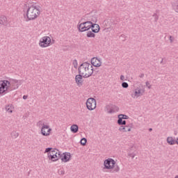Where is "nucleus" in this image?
Segmentation results:
<instances>
[{
    "label": "nucleus",
    "mask_w": 178,
    "mask_h": 178,
    "mask_svg": "<svg viewBox=\"0 0 178 178\" xmlns=\"http://www.w3.org/2000/svg\"><path fill=\"white\" fill-rule=\"evenodd\" d=\"M175 144H177V145H178V138H177V140H175Z\"/></svg>",
    "instance_id": "nucleus-28"
},
{
    "label": "nucleus",
    "mask_w": 178,
    "mask_h": 178,
    "mask_svg": "<svg viewBox=\"0 0 178 178\" xmlns=\"http://www.w3.org/2000/svg\"><path fill=\"white\" fill-rule=\"evenodd\" d=\"M175 178H178V175H176V176L175 177Z\"/></svg>",
    "instance_id": "nucleus-30"
},
{
    "label": "nucleus",
    "mask_w": 178,
    "mask_h": 178,
    "mask_svg": "<svg viewBox=\"0 0 178 178\" xmlns=\"http://www.w3.org/2000/svg\"><path fill=\"white\" fill-rule=\"evenodd\" d=\"M12 86L14 90H17V88H19V81L17 80L13 81Z\"/></svg>",
    "instance_id": "nucleus-21"
},
{
    "label": "nucleus",
    "mask_w": 178,
    "mask_h": 178,
    "mask_svg": "<svg viewBox=\"0 0 178 178\" xmlns=\"http://www.w3.org/2000/svg\"><path fill=\"white\" fill-rule=\"evenodd\" d=\"M60 159H61V162H63V163H67V162L72 161V154H70V152H64L60 154Z\"/></svg>",
    "instance_id": "nucleus-12"
},
{
    "label": "nucleus",
    "mask_w": 178,
    "mask_h": 178,
    "mask_svg": "<svg viewBox=\"0 0 178 178\" xmlns=\"http://www.w3.org/2000/svg\"><path fill=\"white\" fill-rule=\"evenodd\" d=\"M41 15V9L37 6H31L28 8L26 13L24 14L25 22L35 20Z\"/></svg>",
    "instance_id": "nucleus-1"
},
{
    "label": "nucleus",
    "mask_w": 178,
    "mask_h": 178,
    "mask_svg": "<svg viewBox=\"0 0 178 178\" xmlns=\"http://www.w3.org/2000/svg\"><path fill=\"white\" fill-rule=\"evenodd\" d=\"M0 24H3V26L8 24V17L5 15L0 16Z\"/></svg>",
    "instance_id": "nucleus-17"
},
{
    "label": "nucleus",
    "mask_w": 178,
    "mask_h": 178,
    "mask_svg": "<svg viewBox=\"0 0 178 178\" xmlns=\"http://www.w3.org/2000/svg\"><path fill=\"white\" fill-rule=\"evenodd\" d=\"M81 145H83V147L86 145V144H87V139L86 138H83L81 140Z\"/></svg>",
    "instance_id": "nucleus-22"
},
{
    "label": "nucleus",
    "mask_w": 178,
    "mask_h": 178,
    "mask_svg": "<svg viewBox=\"0 0 178 178\" xmlns=\"http://www.w3.org/2000/svg\"><path fill=\"white\" fill-rule=\"evenodd\" d=\"M143 94H144V91H143V89H141L140 88H136L132 91L131 97L134 99H137V98L141 97Z\"/></svg>",
    "instance_id": "nucleus-11"
},
{
    "label": "nucleus",
    "mask_w": 178,
    "mask_h": 178,
    "mask_svg": "<svg viewBox=\"0 0 178 178\" xmlns=\"http://www.w3.org/2000/svg\"><path fill=\"white\" fill-rule=\"evenodd\" d=\"M54 44V40L49 36H42L40 38L38 45L40 48H48Z\"/></svg>",
    "instance_id": "nucleus-6"
},
{
    "label": "nucleus",
    "mask_w": 178,
    "mask_h": 178,
    "mask_svg": "<svg viewBox=\"0 0 178 178\" xmlns=\"http://www.w3.org/2000/svg\"><path fill=\"white\" fill-rule=\"evenodd\" d=\"M12 90V83L8 80L0 81V95H6Z\"/></svg>",
    "instance_id": "nucleus-5"
},
{
    "label": "nucleus",
    "mask_w": 178,
    "mask_h": 178,
    "mask_svg": "<svg viewBox=\"0 0 178 178\" xmlns=\"http://www.w3.org/2000/svg\"><path fill=\"white\" fill-rule=\"evenodd\" d=\"M6 111L8 113H13V111H15V106L12 104L7 105L6 106Z\"/></svg>",
    "instance_id": "nucleus-18"
},
{
    "label": "nucleus",
    "mask_w": 178,
    "mask_h": 178,
    "mask_svg": "<svg viewBox=\"0 0 178 178\" xmlns=\"http://www.w3.org/2000/svg\"><path fill=\"white\" fill-rule=\"evenodd\" d=\"M38 123H41V121H39V122Z\"/></svg>",
    "instance_id": "nucleus-32"
},
{
    "label": "nucleus",
    "mask_w": 178,
    "mask_h": 178,
    "mask_svg": "<svg viewBox=\"0 0 178 178\" xmlns=\"http://www.w3.org/2000/svg\"><path fill=\"white\" fill-rule=\"evenodd\" d=\"M170 40L171 42H173V38H172V36L170 37Z\"/></svg>",
    "instance_id": "nucleus-27"
},
{
    "label": "nucleus",
    "mask_w": 178,
    "mask_h": 178,
    "mask_svg": "<svg viewBox=\"0 0 178 178\" xmlns=\"http://www.w3.org/2000/svg\"><path fill=\"white\" fill-rule=\"evenodd\" d=\"M79 74L84 79H88V77H91L94 73V67H92L91 63L85 62L79 66Z\"/></svg>",
    "instance_id": "nucleus-2"
},
{
    "label": "nucleus",
    "mask_w": 178,
    "mask_h": 178,
    "mask_svg": "<svg viewBox=\"0 0 178 178\" xmlns=\"http://www.w3.org/2000/svg\"><path fill=\"white\" fill-rule=\"evenodd\" d=\"M77 27L80 33H84L86 31L91 30V27H92V22H91L90 21L81 22L78 24Z\"/></svg>",
    "instance_id": "nucleus-7"
},
{
    "label": "nucleus",
    "mask_w": 178,
    "mask_h": 178,
    "mask_svg": "<svg viewBox=\"0 0 178 178\" xmlns=\"http://www.w3.org/2000/svg\"><path fill=\"white\" fill-rule=\"evenodd\" d=\"M104 169L108 170V172H118L119 166H118L116 161L113 160V159L109 158L104 160Z\"/></svg>",
    "instance_id": "nucleus-4"
},
{
    "label": "nucleus",
    "mask_w": 178,
    "mask_h": 178,
    "mask_svg": "<svg viewBox=\"0 0 178 178\" xmlns=\"http://www.w3.org/2000/svg\"><path fill=\"white\" fill-rule=\"evenodd\" d=\"M75 81L79 87H81V86H83V75H81V74L76 75L75 76Z\"/></svg>",
    "instance_id": "nucleus-16"
},
{
    "label": "nucleus",
    "mask_w": 178,
    "mask_h": 178,
    "mask_svg": "<svg viewBox=\"0 0 178 178\" xmlns=\"http://www.w3.org/2000/svg\"><path fill=\"white\" fill-rule=\"evenodd\" d=\"M167 143L169 145H175L176 144V140L172 136H169L167 138Z\"/></svg>",
    "instance_id": "nucleus-19"
},
{
    "label": "nucleus",
    "mask_w": 178,
    "mask_h": 178,
    "mask_svg": "<svg viewBox=\"0 0 178 178\" xmlns=\"http://www.w3.org/2000/svg\"><path fill=\"white\" fill-rule=\"evenodd\" d=\"M86 108L88 111H94L97 108V100L90 97L86 101Z\"/></svg>",
    "instance_id": "nucleus-9"
},
{
    "label": "nucleus",
    "mask_w": 178,
    "mask_h": 178,
    "mask_svg": "<svg viewBox=\"0 0 178 178\" xmlns=\"http://www.w3.org/2000/svg\"><path fill=\"white\" fill-rule=\"evenodd\" d=\"M52 133V129L48 124H43L41 128V134L44 137H48L51 136Z\"/></svg>",
    "instance_id": "nucleus-10"
},
{
    "label": "nucleus",
    "mask_w": 178,
    "mask_h": 178,
    "mask_svg": "<svg viewBox=\"0 0 178 178\" xmlns=\"http://www.w3.org/2000/svg\"><path fill=\"white\" fill-rule=\"evenodd\" d=\"M131 129H133V124H129L127 125H121L118 130L122 133H127L131 131Z\"/></svg>",
    "instance_id": "nucleus-14"
},
{
    "label": "nucleus",
    "mask_w": 178,
    "mask_h": 178,
    "mask_svg": "<svg viewBox=\"0 0 178 178\" xmlns=\"http://www.w3.org/2000/svg\"><path fill=\"white\" fill-rule=\"evenodd\" d=\"M122 87H123V88H129V83H127V82H124L122 83Z\"/></svg>",
    "instance_id": "nucleus-23"
},
{
    "label": "nucleus",
    "mask_w": 178,
    "mask_h": 178,
    "mask_svg": "<svg viewBox=\"0 0 178 178\" xmlns=\"http://www.w3.org/2000/svg\"><path fill=\"white\" fill-rule=\"evenodd\" d=\"M134 156H135V155H133V156H132V158H134Z\"/></svg>",
    "instance_id": "nucleus-31"
},
{
    "label": "nucleus",
    "mask_w": 178,
    "mask_h": 178,
    "mask_svg": "<svg viewBox=\"0 0 178 178\" xmlns=\"http://www.w3.org/2000/svg\"><path fill=\"white\" fill-rule=\"evenodd\" d=\"M91 30L92 31H88L86 34L87 37L89 38H95V34L94 33H99V25L98 24H93L92 22V26H91Z\"/></svg>",
    "instance_id": "nucleus-8"
},
{
    "label": "nucleus",
    "mask_w": 178,
    "mask_h": 178,
    "mask_svg": "<svg viewBox=\"0 0 178 178\" xmlns=\"http://www.w3.org/2000/svg\"><path fill=\"white\" fill-rule=\"evenodd\" d=\"M70 130L72 133H77V131H79V126H77V124H72L70 127Z\"/></svg>",
    "instance_id": "nucleus-20"
},
{
    "label": "nucleus",
    "mask_w": 178,
    "mask_h": 178,
    "mask_svg": "<svg viewBox=\"0 0 178 178\" xmlns=\"http://www.w3.org/2000/svg\"><path fill=\"white\" fill-rule=\"evenodd\" d=\"M146 87L151 88V83H149V82H146Z\"/></svg>",
    "instance_id": "nucleus-24"
},
{
    "label": "nucleus",
    "mask_w": 178,
    "mask_h": 178,
    "mask_svg": "<svg viewBox=\"0 0 178 178\" xmlns=\"http://www.w3.org/2000/svg\"><path fill=\"white\" fill-rule=\"evenodd\" d=\"M23 99H27V96H26V95L23 96Z\"/></svg>",
    "instance_id": "nucleus-29"
},
{
    "label": "nucleus",
    "mask_w": 178,
    "mask_h": 178,
    "mask_svg": "<svg viewBox=\"0 0 178 178\" xmlns=\"http://www.w3.org/2000/svg\"><path fill=\"white\" fill-rule=\"evenodd\" d=\"M123 119H129V116L123 114H120L118 115V124L120 126H124L126 124V120H123Z\"/></svg>",
    "instance_id": "nucleus-15"
},
{
    "label": "nucleus",
    "mask_w": 178,
    "mask_h": 178,
    "mask_svg": "<svg viewBox=\"0 0 178 178\" xmlns=\"http://www.w3.org/2000/svg\"><path fill=\"white\" fill-rule=\"evenodd\" d=\"M175 9L176 12H178V5L175 6Z\"/></svg>",
    "instance_id": "nucleus-26"
},
{
    "label": "nucleus",
    "mask_w": 178,
    "mask_h": 178,
    "mask_svg": "<svg viewBox=\"0 0 178 178\" xmlns=\"http://www.w3.org/2000/svg\"><path fill=\"white\" fill-rule=\"evenodd\" d=\"M90 65H92V67H101L102 66V61L101 59L94 57L90 60Z\"/></svg>",
    "instance_id": "nucleus-13"
},
{
    "label": "nucleus",
    "mask_w": 178,
    "mask_h": 178,
    "mask_svg": "<svg viewBox=\"0 0 178 178\" xmlns=\"http://www.w3.org/2000/svg\"><path fill=\"white\" fill-rule=\"evenodd\" d=\"M44 154H47V156L51 162H56L60 159V152L58 149L47 147L44 150Z\"/></svg>",
    "instance_id": "nucleus-3"
},
{
    "label": "nucleus",
    "mask_w": 178,
    "mask_h": 178,
    "mask_svg": "<svg viewBox=\"0 0 178 178\" xmlns=\"http://www.w3.org/2000/svg\"><path fill=\"white\" fill-rule=\"evenodd\" d=\"M120 80H122V81H124V76L121 75L120 76Z\"/></svg>",
    "instance_id": "nucleus-25"
}]
</instances>
